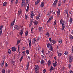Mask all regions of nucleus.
I'll list each match as a JSON object with an SVG mask.
<instances>
[{
  "label": "nucleus",
  "instance_id": "obj_56",
  "mask_svg": "<svg viewBox=\"0 0 73 73\" xmlns=\"http://www.w3.org/2000/svg\"><path fill=\"white\" fill-rule=\"evenodd\" d=\"M25 17L26 18V19H27V18H28V15H25Z\"/></svg>",
  "mask_w": 73,
  "mask_h": 73
},
{
  "label": "nucleus",
  "instance_id": "obj_6",
  "mask_svg": "<svg viewBox=\"0 0 73 73\" xmlns=\"http://www.w3.org/2000/svg\"><path fill=\"white\" fill-rule=\"evenodd\" d=\"M52 46V44H50V43H49L47 44V46L48 48H50V47H51Z\"/></svg>",
  "mask_w": 73,
  "mask_h": 73
},
{
  "label": "nucleus",
  "instance_id": "obj_38",
  "mask_svg": "<svg viewBox=\"0 0 73 73\" xmlns=\"http://www.w3.org/2000/svg\"><path fill=\"white\" fill-rule=\"evenodd\" d=\"M53 16H51L50 17V18H49V20H51L53 19Z\"/></svg>",
  "mask_w": 73,
  "mask_h": 73
},
{
  "label": "nucleus",
  "instance_id": "obj_5",
  "mask_svg": "<svg viewBox=\"0 0 73 73\" xmlns=\"http://www.w3.org/2000/svg\"><path fill=\"white\" fill-rule=\"evenodd\" d=\"M15 29H16V30H19L20 29V28L19 27V26L17 25H15L14 27Z\"/></svg>",
  "mask_w": 73,
  "mask_h": 73
},
{
  "label": "nucleus",
  "instance_id": "obj_19",
  "mask_svg": "<svg viewBox=\"0 0 73 73\" xmlns=\"http://www.w3.org/2000/svg\"><path fill=\"white\" fill-rule=\"evenodd\" d=\"M23 31L22 30V29L20 31V35L21 36H23Z\"/></svg>",
  "mask_w": 73,
  "mask_h": 73
},
{
  "label": "nucleus",
  "instance_id": "obj_48",
  "mask_svg": "<svg viewBox=\"0 0 73 73\" xmlns=\"http://www.w3.org/2000/svg\"><path fill=\"white\" fill-rule=\"evenodd\" d=\"M33 19H31L30 20V23H32L33 22Z\"/></svg>",
  "mask_w": 73,
  "mask_h": 73
},
{
  "label": "nucleus",
  "instance_id": "obj_30",
  "mask_svg": "<svg viewBox=\"0 0 73 73\" xmlns=\"http://www.w3.org/2000/svg\"><path fill=\"white\" fill-rule=\"evenodd\" d=\"M25 36H28V31H26L25 34Z\"/></svg>",
  "mask_w": 73,
  "mask_h": 73
},
{
  "label": "nucleus",
  "instance_id": "obj_62",
  "mask_svg": "<svg viewBox=\"0 0 73 73\" xmlns=\"http://www.w3.org/2000/svg\"><path fill=\"white\" fill-rule=\"evenodd\" d=\"M35 73H38V72H39V71H38V70H36V71H35Z\"/></svg>",
  "mask_w": 73,
  "mask_h": 73
},
{
  "label": "nucleus",
  "instance_id": "obj_51",
  "mask_svg": "<svg viewBox=\"0 0 73 73\" xmlns=\"http://www.w3.org/2000/svg\"><path fill=\"white\" fill-rule=\"evenodd\" d=\"M11 63H12V64H13V65H15V61H12L11 62Z\"/></svg>",
  "mask_w": 73,
  "mask_h": 73
},
{
  "label": "nucleus",
  "instance_id": "obj_36",
  "mask_svg": "<svg viewBox=\"0 0 73 73\" xmlns=\"http://www.w3.org/2000/svg\"><path fill=\"white\" fill-rule=\"evenodd\" d=\"M46 35L47 36V37H49L50 36L49 34V33L48 32H47L46 33Z\"/></svg>",
  "mask_w": 73,
  "mask_h": 73
},
{
  "label": "nucleus",
  "instance_id": "obj_2",
  "mask_svg": "<svg viewBox=\"0 0 73 73\" xmlns=\"http://www.w3.org/2000/svg\"><path fill=\"white\" fill-rule=\"evenodd\" d=\"M39 69V66L38 65H36L34 67V70L35 71L38 70Z\"/></svg>",
  "mask_w": 73,
  "mask_h": 73
},
{
  "label": "nucleus",
  "instance_id": "obj_54",
  "mask_svg": "<svg viewBox=\"0 0 73 73\" xmlns=\"http://www.w3.org/2000/svg\"><path fill=\"white\" fill-rule=\"evenodd\" d=\"M18 3V0H16L15 2V4H17Z\"/></svg>",
  "mask_w": 73,
  "mask_h": 73
},
{
  "label": "nucleus",
  "instance_id": "obj_9",
  "mask_svg": "<svg viewBox=\"0 0 73 73\" xmlns=\"http://www.w3.org/2000/svg\"><path fill=\"white\" fill-rule=\"evenodd\" d=\"M36 40H37V39H36V38H33V41H32L33 43H34V44H35V43L36 42Z\"/></svg>",
  "mask_w": 73,
  "mask_h": 73
},
{
  "label": "nucleus",
  "instance_id": "obj_14",
  "mask_svg": "<svg viewBox=\"0 0 73 73\" xmlns=\"http://www.w3.org/2000/svg\"><path fill=\"white\" fill-rule=\"evenodd\" d=\"M40 2V0H37L36 2L35 3V5H37V4H38Z\"/></svg>",
  "mask_w": 73,
  "mask_h": 73
},
{
  "label": "nucleus",
  "instance_id": "obj_10",
  "mask_svg": "<svg viewBox=\"0 0 73 73\" xmlns=\"http://www.w3.org/2000/svg\"><path fill=\"white\" fill-rule=\"evenodd\" d=\"M15 23V20H14L11 23V24L10 25L11 27H13V26L14 25Z\"/></svg>",
  "mask_w": 73,
  "mask_h": 73
},
{
  "label": "nucleus",
  "instance_id": "obj_50",
  "mask_svg": "<svg viewBox=\"0 0 73 73\" xmlns=\"http://www.w3.org/2000/svg\"><path fill=\"white\" fill-rule=\"evenodd\" d=\"M25 0H22V3H25Z\"/></svg>",
  "mask_w": 73,
  "mask_h": 73
},
{
  "label": "nucleus",
  "instance_id": "obj_28",
  "mask_svg": "<svg viewBox=\"0 0 73 73\" xmlns=\"http://www.w3.org/2000/svg\"><path fill=\"white\" fill-rule=\"evenodd\" d=\"M40 15H38L36 17V19L37 20L39 19V17H40Z\"/></svg>",
  "mask_w": 73,
  "mask_h": 73
},
{
  "label": "nucleus",
  "instance_id": "obj_49",
  "mask_svg": "<svg viewBox=\"0 0 73 73\" xmlns=\"http://www.w3.org/2000/svg\"><path fill=\"white\" fill-rule=\"evenodd\" d=\"M42 53L43 54L44 53V49H42Z\"/></svg>",
  "mask_w": 73,
  "mask_h": 73
},
{
  "label": "nucleus",
  "instance_id": "obj_15",
  "mask_svg": "<svg viewBox=\"0 0 73 73\" xmlns=\"http://www.w3.org/2000/svg\"><path fill=\"white\" fill-rule=\"evenodd\" d=\"M29 44L30 48H31V39H30L29 40Z\"/></svg>",
  "mask_w": 73,
  "mask_h": 73
},
{
  "label": "nucleus",
  "instance_id": "obj_24",
  "mask_svg": "<svg viewBox=\"0 0 73 73\" xmlns=\"http://www.w3.org/2000/svg\"><path fill=\"white\" fill-rule=\"evenodd\" d=\"M72 21H73V19H72V18H70V23L71 24L72 23Z\"/></svg>",
  "mask_w": 73,
  "mask_h": 73
},
{
  "label": "nucleus",
  "instance_id": "obj_45",
  "mask_svg": "<svg viewBox=\"0 0 73 73\" xmlns=\"http://www.w3.org/2000/svg\"><path fill=\"white\" fill-rule=\"evenodd\" d=\"M32 23L30 22L29 25V27H31V25H32Z\"/></svg>",
  "mask_w": 73,
  "mask_h": 73
},
{
  "label": "nucleus",
  "instance_id": "obj_3",
  "mask_svg": "<svg viewBox=\"0 0 73 73\" xmlns=\"http://www.w3.org/2000/svg\"><path fill=\"white\" fill-rule=\"evenodd\" d=\"M57 2H58V0H55L54 1L53 4V6L54 7H55L56 6Z\"/></svg>",
  "mask_w": 73,
  "mask_h": 73
},
{
  "label": "nucleus",
  "instance_id": "obj_27",
  "mask_svg": "<svg viewBox=\"0 0 73 73\" xmlns=\"http://www.w3.org/2000/svg\"><path fill=\"white\" fill-rule=\"evenodd\" d=\"M7 2H5L3 3V6H5L7 5Z\"/></svg>",
  "mask_w": 73,
  "mask_h": 73
},
{
  "label": "nucleus",
  "instance_id": "obj_60",
  "mask_svg": "<svg viewBox=\"0 0 73 73\" xmlns=\"http://www.w3.org/2000/svg\"><path fill=\"white\" fill-rule=\"evenodd\" d=\"M69 73H73V71L72 70H70L69 71Z\"/></svg>",
  "mask_w": 73,
  "mask_h": 73
},
{
  "label": "nucleus",
  "instance_id": "obj_44",
  "mask_svg": "<svg viewBox=\"0 0 73 73\" xmlns=\"http://www.w3.org/2000/svg\"><path fill=\"white\" fill-rule=\"evenodd\" d=\"M58 42L59 43H60V42L61 43V42H62V40L61 39L59 40Z\"/></svg>",
  "mask_w": 73,
  "mask_h": 73
},
{
  "label": "nucleus",
  "instance_id": "obj_43",
  "mask_svg": "<svg viewBox=\"0 0 73 73\" xmlns=\"http://www.w3.org/2000/svg\"><path fill=\"white\" fill-rule=\"evenodd\" d=\"M23 56H22L21 57V59L20 60V62H21V61H22V60H23Z\"/></svg>",
  "mask_w": 73,
  "mask_h": 73
},
{
  "label": "nucleus",
  "instance_id": "obj_61",
  "mask_svg": "<svg viewBox=\"0 0 73 73\" xmlns=\"http://www.w3.org/2000/svg\"><path fill=\"white\" fill-rule=\"evenodd\" d=\"M46 72V70H45V69H44V70H43V73H45Z\"/></svg>",
  "mask_w": 73,
  "mask_h": 73
},
{
  "label": "nucleus",
  "instance_id": "obj_57",
  "mask_svg": "<svg viewBox=\"0 0 73 73\" xmlns=\"http://www.w3.org/2000/svg\"><path fill=\"white\" fill-rule=\"evenodd\" d=\"M13 1H14V0H11V4H13Z\"/></svg>",
  "mask_w": 73,
  "mask_h": 73
},
{
  "label": "nucleus",
  "instance_id": "obj_52",
  "mask_svg": "<svg viewBox=\"0 0 73 73\" xmlns=\"http://www.w3.org/2000/svg\"><path fill=\"white\" fill-rule=\"evenodd\" d=\"M3 29V25H2L0 27V31L2 30Z\"/></svg>",
  "mask_w": 73,
  "mask_h": 73
},
{
  "label": "nucleus",
  "instance_id": "obj_58",
  "mask_svg": "<svg viewBox=\"0 0 73 73\" xmlns=\"http://www.w3.org/2000/svg\"><path fill=\"white\" fill-rule=\"evenodd\" d=\"M29 62L27 63V67H29Z\"/></svg>",
  "mask_w": 73,
  "mask_h": 73
},
{
  "label": "nucleus",
  "instance_id": "obj_55",
  "mask_svg": "<svg viewBox=\"0 0 73 73\" xmlns=\"http://www.w3.org/2000/svg\"><path fill=\"white\" fill-rule=\"evenodd\" d=\"M56 21H55L54 23V25H56Z\"/></svg>",
  "mask_w": 73,
  "mask_h": 73
},
{
  "label": "nucleus",
  "instance_id": "obj_13",
  "mask_svg": "<svg viewBox=\"0 0 73 73\" xmlns=\"http://www.w3.org/2000/svg\"><path fill=\"white\" fill-rule=\"evenodd\" d=\"M50 62H51L50 61V60H49L48 62V67H49V66H50Z\"/></svg>",
  "mask_w": 73,
  "mask_h": 73
},
{
  "label": "nucleus",
  "instance_id": "obj_47",
  "mask_svg": "<svg viewBox=\"0 0 73 73\" xmlns=\"http://www.w3.org/2000/svg\"><path fill=\"white\" fill-rule=\"evenodd\" d=\"M54 69V68H53V67L52 66H51V68H50V70H53V69Z\"/></svg>",
  "mask_w": 73,
  "mask_h": 73
},
{
  "label": "nucleus",
  "instance_id": "obj_8",
  "mask_svg": "<svg viewBox=\"0 0 73 73\" xmlns=\"http://www.w3.org/2000/svg\"><path fill=\"white\" fill-rule=\"evenodd\" d=\"M11 49L13 51V52H15L16 51V47H12L11 48Z\"/></svg>",
  "mask_w": 73,
  "mask_h": 73
},
{
  "label": "nucleus",
  "instance_id": "obj_34",
  "mask_svg": "<svg viewBox=\"0 0 73 73\" xmlns=\"http://www.w3.org/2000/svg\"><path fill=\"white\" fill-rule=\"evenodd\" d=\"M8 73H12V71L10 70H8L7 71Z\"/></svg>",
  "mask_w": 73,
  "mask_h": 73
},
{
  "label": "nucleus",
  "instance_id": "obj_42",
  "mask_svg": "<svg viewBox=\"0 0 73 73\" xmlns=\"http://www.w3.org/2000/svg\"><path fill=\"white\" fill-rule=\"evenodd\" d=\"M40 62H41V64H44V60H42Z\"/></svg>",
  "mask_w": 73,
  "mask_h": 73
},
{
  "label": "nucleus",
  "instance_id": "obj_29",
  "mask_svg": "<svg viewBox=\"0 0 73 73\" xmlns=\"http://www.w3.org/2000/svg\"><path fill=\"white\" fill-rule=\"evenodd\" d=\"M2 73H5V70H4V69L3 68L2 70Z\"/></svg>",
  "mask_w": 73,
  "mask_h": 73
},
{
  "label": "nucleus",
  "instance_id": "obj_32",
  "mask_svg": "<svg viewBox=\"0 0 73 73\" xmlns=\"http://www.w3.org/2000/svg\"><path fill=\"white\" fill-rule=\"evenodd\" d=\"M53 66L54 67H56V66H57V64H56V63H53Z\"/></svg>",
  "mask_w": 73,
  "mask_h": 73
},
{
  "label": "nucleus",
  "instance_id": "obj_53",
  "mask_svg": "<svg viewBox=\"0 0 73 73\" xmlns=\"http://www.w3.org/2000/svg\"><path fill=\"white\" fill-rule=\"evenodd\" d=\"M5 60V57H4L3 58V60L2 61H3V62H4V60Z\"/></svg>",
  "mask_w": 73,
  "mask_h": 73
},
{
  "label": "nucleus",
  "instance_id": "obj_40",
  "mask_svg": "<svg viewBox=\"0 0 73 73\" xmlns=\"http://www.w3.org/2000/svg\"><path fill=\"white\" fill-rule=\"evenodd\" d=\"M62 30H64V28H65V26H62Z\"/></svg>",
  "mask_w": 73,
  "mask_h": 73
},
{
  "label": "nucleus",
  "instance_id": "obj_22",
  "mask_svg": "<svg viewBox=\"0 0 73 73\" xmlns=\"http://www.w3.org/2000/svg\"><path fill=\"white\" fill-rule=\"evenodd\" d=\"M67 11H68V10H66L64 12V16H65V15L67 14Z\"/></svg>",
  "mask_w": 73,
  "mask_h": 73
},
{
  "label": "nucleus",
  "instance_id": "obj_39",
  "mask_svg": "<svg viewBox=\"0 0 73 73\" xmlns=\"http://www.w3.org/2000/svg\"><path fill=\"white\" fill-rule=\"evenodd\" d=\"M63 21L62 20V19H61L60 21V24L61 25L62 24V22Z\"/></svg>",
  "mask_w": 73,
  "mask_h": 73
},
{
  "label": "nucleus",
  "instance_id": "obj_63",
  "mask_svg": "<svg viewBox=\"0 0 73 73\" xmlns=\"http://www.w3.org/2000/svg\"><path fill=\"white\" fill-rule=\"evenodd\" d=\"M50 12H48L47 13L48 16L49 17V15H50Z\"/></svg>",
  "mask_w": 73,
  "mask_h": 73
},
{
  "label": "nucleus",
  "instance_id": "obj_33",
  "mask_svg": "<svg viewBox=\"0 0 73 73\" xmlns=\"http://www.w3.org/2000/svg\"><path fill=\"white\" fill-rule=\"evenodd\" d=\"M22 53L23 56H25V51H24L22 52Z\"/></svg>",
  "mask_w": 73,
  "mask_h": 73
},
{
  "label": "nucleus",
  "instance_id": "obj_26",
  "mask_svg": "<svg viewBox=\"0 0 73 73\" xmlns=\"http://www.w3.org/2000/svg\"><path fill=\"white\" fill-rule=\"evenodd\" d=\"M24 4H25V3H23L22 2L21 3V7H24Z\"/></svg>",
  "mask_w": 73,
  "mask_h": 73
},
{
  "label": "nucleus",
  "instance_id": "obj_18",
  "mask_svg": "<svg viewBox=\"0 0 73 73\" xmlns=\"http://www.w3.org/2000/svg\"><path fill=\"white\" fill-rule=\"evenodd\" d=\"M49 48H50V49H49L50 50H51V51H52H52L53 50V46H52L49 47Z\"/></svg>",
  "mask_w": 73,
  "mask_h": 73
},
{
  "label": "nucleus",
  "instance_id": "obj_1",
  "mask_svg": "<svg viewBox=\"0 0 73 73\" xmlns=\"http://www.w3.org/2000/svg\"><path fill=\"white\" fill-rule=\"evenodd\" d=\"M73 57L72 56H70L69 57V63L70 64L73 61Z\"/></svg>",
  "mask_w": 73,
  "mask_h": 73
},
{
  "label": "nucleus",
  "instance_id": "obj_12",
  "mask_svg": "<svg viewBox=\"0 0 73 73\" xmlns=\"http://www.w3.org/2000/svg\"><path fill=\"white\" fill-rule=\"evenodd\" d=\"M31 18H32V19H33V16H34V15L33 14V13L32 12H31Z\"/></svg>",
  "mask_w": 73,
  "mask_h": 73
},
{
  "label": "nucleus",
  "instance_id": "obj_17",
  "mask_svg": "<svg viewBox=\"0 0 73 73\" xmlns=\"http://www.w3.org/2000/svg\"><path fill=\"white\" fill-rule=\"evenodd\" d=\"M69 38L71 40H73V36L72 35H70L69 36Z\"/></svg>",
  "mask_w": 73,
  "mask_h": 73
},
{
  "label": "nucleus",
  "instance_id": "obj_11",
  "mask_svg": "<svg viewBox=\"0 0 73 73\" xmlns=\"http://www.w3.org/2000/svg\"><path fill=\"white\" fill-rule=\"evenodd\" d=\"M44 6V2H42L40 4V7L41 8H42Z\"/></svg>",
  "mask_w": 73,
  "mask_h": 73
},
{
  "label": "nucleus",
  "instance_id": "obj_35",
  "mask_svg": "<svg viewBox=\"0 0 73 73\" xmlns=\"http://www.w3.org/2000/svg\"><path fill=\"white\" fill-rule=\"evenodd\" d=\"M48 53H49V54L50 53L51 55H53V52H51L50 51H48Z\"/></svg>",
  "mask_w": 73,
  "mask_h": 73
},
{
  "label": "nucleus",
  "instance_id": "obj_59",
  "mask_svg": "<svg viewBox=\"0 0 73 73\" xmlns=\"http://www.w3.org/2000/svg\"><path fill=\"white\" fill-rule=\"evenodd\" d=\"M5 68H7V66H8V64H7V63H5Z\"/></svg>",
  "mask_w": 73,
  "mask_h": 73
},
{
  "label": "nucleus",
  "instance_id": "obj_37",
  "mask_svg": "<svg viewBox=\"0 0 73 73\" xmlns=\"http://www.w3.org/2000/svg\"><path fill=\"white\" fill-rule=\"evenodd\" d=\"M20 40H18L17 41V45H19V44H20Z\"/></svg>",
  "mask_w": 73,
  "mask_h": 73
},
{
  "label": "nucleus",
  "instance_id": "obj_46",
  "mask_svg": "<svg viewBox=\"0 0 73 73\" xmlns=\"http://www.w3.org/2000/svg\"><path fill=\"white\" fill-rule=\"evenodd\" d=\"M58 56H59V57H60L61 56V55H62V54L61 53H59L58 54Z\"/></svg>",
  "mask_w": 73,
  "mask_h": 73
},
{
  "label": "nucleus",
  "instance_id": "obj_16",
  "mask_svg": "<svg viewBox=\"0 0 73 73\" xmlns=\"http://www.w3.org/2000/svg\"><path fill=\"white\" fill-rule=\"evenodd\" d=\"M4 62H3L2 61V62L1 63V65L2 67H3V66H4Z\"/></svg>",
  "mask_w": 73,
  "mask_h": 73
},
{
  "label": "nucleus",
  "instance_id": "obj_25",
  "mask_svg": "<svg viewBox=\"0 0 73 73\" xmlns=\"http://www.w3.org/2000/svg\"><path fill=\"white\" fill-rule=\"evenodd\" d=\"M64 54L65 55H68V52L67 50H66L65 52L64 53Z\"/></svg>",
  "mask_w": 73,
  "mask_h": 73
},
{
  "label": "nucleus",
  "instance_id": "obj_41",
  "mask_svg": "<svg viewBox=\"0 0 73 73\" xmlns=\"http://www.w3.org/2000/svg\"><path fill=\"white\" fill-rule=\"evenodd\" d=\"M34 23H35V25H36L37 24H38L37 21H35Z\"/></svg>",
  "mask_w": 73,
  "mask_h": 73
},
{
  "label": "nucleus",
  "instance_id": "obj_31",
  "mask_svg": "<svg viewBox=\"0 0 73 73\" xmlns=\"http://www.w3.org/2000/svg\"><path fill=\"white\" fill-rule=\"evenodd\" d=\"M26 53L27 54H29V50H26Z\"/></svg>",
  "mask_w": 73,
  "mask_h": 73
},
{
  "label": "nucleus",
  "instance_id": "obj_23",
  "mask_svg": "<svg viewBox=\"0 0 73 73\" xmlns=\"http://www.w3.org/2000/svg\"><path fill=\"white\" fill-rule=\"evenodd\" d=\"M56 42V40H53L52 41V42L53 44H55Z\"/></svg>",
  "mask_w": 73,
  "mask_h": 73
},
{
  "label": "nucleus",
  "instance_id": "obj_20",
  "mask_svg": "<svg viewBox=\"0 0 73 73\" xmlns=\"http://www.w3.org/2000/svg\"><path fill=\"white\" fill-rule=\"evenodd\" d=\"M8 52L9 54H11V53H12L11 50L10 49H8Z\"/></svg>",
  "mask_w": 73,
  "mask_h": 73
},
{
  "label": "nucleus",
  "instance_id": "obj_21",
  "mask_svg": "<svg viewBox=\"0 0 73 73\" xmlns=\"http://www.w3.org/2000/svg\"><path fill=\"white\" fill-rule=\"evenodd\" d=\"M38 30L40 32H41V31H42V27H40L38 28Z\"/></svg>",
  "mask_w": 73,
  "mask_h": 73
},
{
  "label": "nucleus",
  "instance_id": "obj_4",
  "mask_svg": "<svg viewBox=\"0 0 73 73\" xmlns=\"http://www.w3.org/2000/svg\"><path fill=\"white\" fill-rule=\"evenodd\" d=\"M60 13V9H58L57 12V17H59Z\"/></svg>",
  "mask_w": 73,
  "mask_h": 73
},
{
  "label": "nucleus",
  "instance_id": "obj_7",
  "mask_svg": "<svg viewBox=\"0 0 73 73\" xmlns=\"http://www.w3.org/2000/svg\"><path fill=\"white\" fill-rule=\"evenodd\" d=\"M22 12V11H21V10L20 9L18 11V16H19L20 14Z\"/></svg>",
  "mask_w": 73,
  "mask_h": 73
},
{
  "label": "nucleus",
  "instance_id": "obj_64",
  "mask_svg": "<svg viewBox=\"0 0 73 73\" xmlns=\"http://www.w3.org/2000/svg\"><path fill=\"white\" fill-rule=\"evenodd\" d=\"M49 40L50 42H52V39H51V38H49Z\"/></svg>",
  "mask_w": 73,
  "mask_h": 73
}]
</instances>
